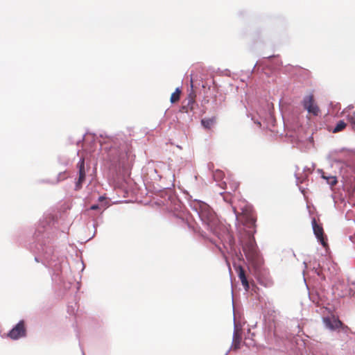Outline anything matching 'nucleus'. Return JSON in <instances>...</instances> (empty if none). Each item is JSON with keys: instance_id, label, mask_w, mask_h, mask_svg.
Segmentation results:
<instances>
[{"instance_id": "f257e3e1", "label": "nucleus", "mask_w": 355, "mask_h": 355, "mask_svg": "<svg viewBox=\"0 0 355 355\" xmlns=\"http://www.w3.org/2000/svg\"><path fill=\"white\" fill-rule=\"evenodd\" d=\"M202 220L207 225L210 230L215 234H218L216 225L218 223V220L215 215L209 210V207H206V210L202 211L200 214Z\"/></svg>"}, {"instance_id": "f03ea898", "label": "nucleus", "mask_w": 355, "mask_h": 355, "mask_svg": "<svg viewBox=\"0 0 355 355\" xmlns=\"http://www.w3.org/2000/svg\"><path fill=\"white\" fill-rule=\"evenodd\" d=\"M302 105L304 108L313 116H318L320 112V110L315 101L313 94H310L304 98Z\"/></svg>"}, {"instance_id": "7ed1b4c3", "label": "nucleus", "mask_w": 355, "mask_h": 355, "mask_svg": "<svg viewBox=\"0 0 355 355\" xmlns=\"http://www.w3.org/2000/svg\"><path fill=\"white\" fill-rule=\"evenodd\" d=\"M248 260L253 261L257 257V245L254 238H250L243 247Z\"/></svg>"}, {"instance_id": "20e7f679", "label": "nucleus", "mask_w": 355, "mask_h": 355, "mask_svg": "<svg viewBox=\"0 0 355 355\" xmlns=\"http://www.w3.org/2000/svg\"><path fill=\"white\" fill-rule=\"evenodd\" d=\"M241 216L243 218V224L248 227H252L254 226L256 218L251 209V207L248 205H245L243 208H241Z\"/></svg>"}, {"instance_id": "39448f33", "label": "nucleus", "mask_w": 355, "mask_h": 355, "mask_svg": "<svg viewBox=\"0 0 355 355\" xmlns=\"http://www.w3.org/2000/svg\"><path fill=\"white\" fill-rule=\"evenodd\" d=\"M312 226L315 236L320 242L322 245L327 249L329 246L327 243V239L324 234V230L322 225L317 223L316 220L313 218L312 220Z\"/></svg>"}, {"instance_id": "423d86ee", "label": "nucleus", "mask_w": 355, "mask_h": 355, "mask_svg": "<svg viewBox=\"0 0 355 355\" xmlns=\"http://www.w3.org/2000/svg\"><path fill=\"white\" fill-rule=\"evenodd\" d=\"M26 334L25 323L23 320H21L9 331L8 336L12 340H17L26 336Z\"/></svg>"}, {"instance_id": "0eeeda50", "label": "nucleus", "mask_w": 355, "mask_h": 355, "mask_svg": "<svg viewBox=\"0 0 355 355\" xmlns=\"http://www.w3.org/2000/svg\"><path fill=\"white\" fill-rule=\"evenodd\" d=\"M323 322L326 327L331 330L338 329L343 326L342 322L334 315L331 317L324 318Z\"/></svg>"}, {"instance_id": "6e6552de", "label": "nucleus", "mask_w": 355, "mask_h": 355, "mask_svg": "<svg viewBox=\"0 0 355 355\" xmlns=\"http://www.w3.org/2000/svg\"><path fill=\"white\" fill-rule=\"evenodd\" d=\"M79 168L78 171V179L76 184V190H79L82 187V184L85 180V159H81L78 164Z\"/></svg>"}, {"instance_id": "1a4fd4ad", "label": "nucleus", "mask_w": 355, "mask_h": 355, "mask_svg": "<svg viewBox=\"0 0 355 355\" xmlns=\"http://www.w3.org/2000/svg\"><path fill=\"white\" fill-rule=\"evenodd\" d=\"M242 343V330L237 327L234 329L232 348L238 350L241 348Z\"/></svg>"}, {"instance_id": "9d476101", "label": "nucleus", "mask_w": 355, "mask_h": 355, "mask_svg": "<svg viewBox=\"0 0 355 355\" xmlns=\"http://www.w3.org/2000/svg\"><path fill=\"white\" fill-rule=\"evenodd\" d=\"M236 270L238 273V276L242 283V285L243 286L245 291H248L250 288L249 283L247 279L245 270L241 266L236 268Z\"/></svg>"}, {"instance_id": "9b49d317", "label": "nucleus", "mask_w": 355, "mask_h": 355, "mask_svg": "<svg viewBox=\"0 0 355 355\" xmlns=\"http://www.w3.org/2000/svg\"><path fill=\"white\" fill-rule=\"evenodd\" d=\"M191 89L190 92L188 94L187 100V103H189V105H191V104L194 105L195 103H196V94L193 90V85L192 79L191 80Z\"/></svg>"}, {"instance_id": "f8f14e48", "label": "nucleus", "mask_w": 355, "mask_h": 355, "mask_svg": "<svg viewBox=\"0 0 355 355\" xmlns=\"http://www.w3.org/2000/svg\"><path fill=\"white\" fill-rule=\"evenodd\" d=\"M322 178L327 180V182L331 187L335 186L338 181L336 176H327L325 175L324 173H322Z\"/></svg>"}, {"instance_id": "ddd939ff", "label": "nucleus", "mask_w": 355, "mask_h": 355, "mask_svg": "<svg viewBox=\"0 0 355 355\" xmlns=\"http://www.w3.org/2000/svg\"><path fill=\"white\" fill-rule=\"evenodd\" d=\"M181 95V90L180 88H176L175 91L171 94L170 101L171 103H175L179 101Z\"/></svg>"}, {"instance_id": "4468645a", "label": "nucleus", "mask_w": 355, "mask_h": 355, "mask_svg": "<svg viewBox=\"0 0 355 355\" xmlns=\"http://www.w3.org/2000/svg\"><path fill=\"white\" fill-rule=\"evenodd\" d=\"M215 122V119H203L201 121L202 126L206 129H210Z\"/></svg>"}, {"instance_id": "2eb2a0df", "label": "nucleus", "mask_w": 355, "mask_h": 355, "mask_svg": "<svg viewBox=\"0 0 355 355\" xmlns=\"http://www.w3.org/2000/svg\"><path fill=\"white\" fill-rule=\"evenodd\" d=\"M346 126H347V123L344 121L340 120L337 123L336 125L334 128L333 132L336 133V132H340V131L343 130L346 128Z\"/></svg>"}, {"instance_id": "dca6fc26", "label": "nucleus", "mask_w": 355, "mask_h": 355, "mask_svg": "<svg viewBox=\"0 0 355 355\" xmlns=\"http://www.w3.org/2000/svg\"><path fill=\"white\" fill-rule=\"evenodd\" d=\"M194 109V105H189V103L187 105H183L180 109V112L182 113H188L190 111H192Z\"/></svg>"}, {"instance_id": "f3484780", "label": "nucleus", "mask_w": 355, "mask_h": 355, "mask_svg": "<svg viewBox=\"0 0 355 355\" xmlns=\"http://www.w3.org/2000/svg\"><path fill=\"white\" fill-rule=\"evenodd\" d=\"M223 175H224L223 172L220 170L216 171L215 173H214V178L216 180H219L222 179Z\"/></svg>"}, {"instance_id": "a211bd4d", "label": "nucleus", "mask_w": 355, "mask_h": 355, "mask_svg": "<svg viewBox=\"0 0 355 355\" xmlns=\"http://www.w3.org/2000/svg\"><path fill=\"white\" fill-rule=\"evenodd\" d=\"M229 184L230 185L231 189L233 191H235L239 188V183L236 182H234L232 183L230 182Z\"/></svg>"}, {"instance_id": "6ab92c4d", "label": "nucleus", "mask_w": 355, "mask_h": 355, "mask_svg": "<svg viewBox=\"0 0 355 355\" xmlns=\"http://www.w3.org/2000/svg\"><path fill=\"white\" fill-rule=\"evenodd\" d=\"M99 206L98 205H93L92 206H91L90 207V209L91 210H97V209H99Z\"/></svg>"}, {"instance_id": "aec40b11", "label": "nucleus", "mask_w": 355, "mask_h": 355, "mask_svg": "<svg viewBox=\"0 0 355 355\" xmlns=\"http://www.w3.org/2000/svg\"><path fill=\"white\" fill-rule=\"evenodd\" d=\"M104 199H105V198H104V197H102V196H101V197L99 198V200H100V201H102V200H103Z\"/></svg>"}, {"instance_id": "412c9836", "label": "nucleus", "mask_w": 355, "mask_h": 355, "mask_svg": "<svg viewBox=\"0 0 355 355\" xmlns=\"http://www.w3.org/2000/svg\"><path fill=\"white\" fill-rule=\"evenodd\" d=\"M233 209H234V213L237 214V213H238V212H237V211H236V208H235V207H234Z\"/></svg>"}, {"instance_id": "4be33fe9", "label": "nucleus", "mask_w": 355, "mask_h": 355, "mask_svg": "<svg viewBox=\"0 0 355 355\" xmlns=\"http://www.w3.org/2000/svg\"><path fill=\"white\" fill-rule=\"evenodd\" d=\"M257 124L259 125V126H261V123L260 122H257Z\"/></svg>"}, {"instance_id": "5701e85b", "label": "nucleus", "mask_w": 355, "mask_h": 355, "mask_svg": "<svg viewBox=\"0 0 355 355\" xmlns=\"http://www.w3.org/2000/svg\"><path fill=\"white\" fill-rule=\"evenodd\" d=\"M354 107L352 105L349 106V108H353Z\"/></svg>"}]
</instances>
